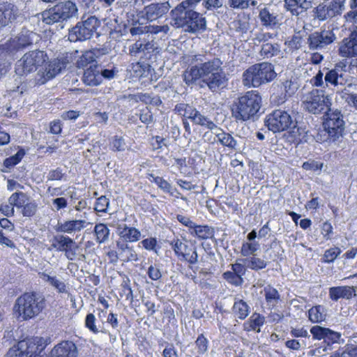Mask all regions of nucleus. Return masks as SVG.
<instances>
[{
  "instance_id": "obj_1",
  "label": "nucleus",
  "mask_w": 357,
  "mask_h": 357,
  "mask_svg": "<svg viewBox=\"0 0 357 357\" xmlns=\"http://www.w3.org/2000/svg\"><path fill=\"white\" fill-rule=\"evenodd\" d=\"M192 61L196 64L188 68L182 75L183 80L188 86L201 79L212 92L225 87L228 79L222 68V61L219 58L206 61L204 55L197 54L194 56Z\"/></svg>"
},
{
  "instance_id": "obj_2",
  "label": "nucleus",
  "mask_w": 357,
  "mask_h": 357,
  "mask_svg": "<svg viewBox=\"0 0 357 357\" xmlns=\"http://www.w3.org/2000/svg\"><path fill=\"white\" fill-rule=\"evenodd\" d=\"M202 0H185L171 10V24L191 33L204 31L206 29V20L201 13Z\"/></svg>"
},
{
  "instance_id": "obj_3",
  "label": "nucleus",
  "mask_w": 357,
  "mask_h": 357,
  "mask_svg": "<svg viewBox=\"0 0 357 357\" xmlns=\"http://www.w3.org/2000/svg\"><path fill=\"white\" fill-rule=\"evenodd\" d=\"M261 107V97L257 91H250L236 98L231 105V115L237 122L254 121Z\"/></svg>"
},
{
  "instance_id": "obj_4",
  "label": "nucleus",
  "mask_w": 357,
  "mask_h": 357,
  "mask_svg": "<svg viewBox=\"0 0 357 357\" xmlns=\"http://www.w3.org/2000/svg\"><path fill=\"white\" fill-rule=\"evenodd\" d=\"M45 306L44 296L38 292H26L19 296L13 311L18 319L27 321L38 316Z\"/></svg>"
},
{
  "instance_id": "obj_5",
  "label": "nucleus",
  "mask_w": 357,
  "mask_h": 357,
  "mask_svg": "<svg viewBox=\"0 0 357 357\" xmlns=\"http://www.w3.org/2000/svg\"><path fill=\"white\" fill-rule=\"evenodd\" d=\"M277 76L274 66L269 62L255 63L246 69L242 75L243 84L248 88H257L271 82Z\"/></svg>"
},
{
  "instance_id": "obj_6",
  "label": "nucleus",
  "mask_w": 357,
  "mask_h": 357,
  "mask_svg": "<svg viewBox=\"0 0 357 357\" xmlns=\"http://www.w3.org/2000/svg\"><path fill=\"white\" fill-rule=\"evenodd\" d=\"M43 22L47 24L63 22L78 15L77 3L68 0L59 1L40 13Z\"/></svg>"
},
{
  "instance_id": "obj_7",
  "label": "nucleus",
  "mask_w": 357,
  "mask_h": 357,
  "mask_svg": "<svg viewBox=\"0 0 357 357\" xmlns=\"http://www.w3.org/2000/svg\"><path fill=\"white\" fill-rule=\"evenodd\" d=\"M301 104L304 110L315 115L324 114L332 105L330 96L319 89H312L304 94Z\"/></svg>"
},
{
  "instance_id": "obj_8",
  "label": "nucleus",
  "mask_w": 357,
  "mask_h": 357,
  "mask_svg": "<svg viewBox=\"0 0 357 357\" xmlns=\"http://www.w3.org/2000/svg\"><path fill=\"white\" fill-rule=\"evenodd\" d=\"M100 21L95 16L78 22L75 26L68 30V40L73 43L83 42L89 40L96 33Z\"/></svg>"
},
{
  "instance_id": "obj_9",
  "label": "nucleus",
  "mask_w": 357,
  "mask_h": 357,
  "mask_svg": "<svg viewBox=\"0 0 357 357\" xmlns=\"http://www.w3.org/2000/svg\"><path fill=\"white\" fill-rule=\"evenodd\" d=\"M47 59V54L43 51H29L16 62L15 73L20 76H26L36 71Z\"/></svg>"
},
{
  "instance_id": "obj_10",
  "label": "nucleus",
  "mask_w": 357,
  "mask_h": 357,
  "mask_svg": "<svg viewBox=\"0 0 357 357\" xmlns=\"http://www.w3.org/2000/svg\"><path fill=\"white\" fill-rule=\"evenodd\" d=\"M289 111L275 109L266 116L264 124L268 129L273 132H280L293 126L295 128V119H294Z\"/></svg>"
},
{
  "instance_id": "obj_11",
  "label": "nucleus",
  "mask_w": 357,
  "mask_h": 357,
  "mask_svg": "<svg viewBox=\"0 0 357 357\" xmlns=\"http://www.w3.org/2000/svg\"><path fill=\"white\" fill-rule=\"evenodd\" d=\"M346 0H332L328 3L322 2L313 8L312 13L314 20L319 22L329 21L341 15L345 9Z\"/></svg>"
},
{
  "instance_id": "obj_12",
  "label": "nucleus",
  "mask_w": 357,
  "mask_h": 357,
  "mask_svg": "<svg viewBox=\"0 0 357 357\" xmlns=\"http://www.w3.org/2000/svg\"><path fill=\"white\" fill-rule=\"evenodd\" d=\"M174 111L178 115L182 116L185 119H190L194 124L204 127L206 128H213L215 127V123L208 117L201 114L195 107L188 103L181 102L176 105Z\"/></svg>"
},
{
  "instance_id": "obj_13",
  "label": "nucleus",
  "mask_w": 357,
  "mask_h": 357,
  "mask_svg": "<svg viewBox=\"0 0 357 357\" xmlns=\"http://www.w3.org/2000/svg\"><path fill=\"white\" fill-rule=\"evenodd\" d=\"M169 244L178 259L188 262V268L195 273L197 267H195L194 265L198 262L197 248L190 246L178 238L173 239Z\"/></svg>"
},
{
  "instance_id": "obj_14",
  "label": "nucleus",
  "mask_w": 357,
  "mask_h": 357,
  "mask_svg": "<svg viewBox=\"0 0 357 357\" xmlns=\"http://www.w3.org/2000/svg\"><path fill=\"white\" fill-rule=\"evenodd\" d=\"M39 346L35 340H24L18 342L16 347L10 348L6 354V357H47L38 352Z\"/></svg>"
},
{
  "instance_id": "obj_15",
  "label": "nucleus",
  "mask_w": 357,
  "mask_h": 357,
  "mask_svg": "<svg viewBox=\"0 0 357 357\" xmlns=\"http://www.w3.org/2000/svg\"><path fill=\"white\" fill-rule=\"evenodd\" d=\"M336 39L331 30L317 31L309 34L307 44L310 50H321L333 43Z\"/></svg>"
},
{
  "instance_id": "obj_16",
  "label": "nucleus",
  "mask_w": 357,
  "mask_h": 357,
  "mask_svg": "<svg viewBox=\"0 0 357 357\" xmlns=\"http://www.w3.org/2000/svg\"><path fill=\"white\" fill-rule=\"evenodd\" d=\"M349 75L346 70V65L337 63L333 69L328 70L324 75L326 86L337 87L341 90L348 82Z\"/></svg>"
},
{
  "instance_id": "obj_17",
  "label": "nucleus",
  "mask_w": 357,
  "mask_h": 357,
  "mask_svg": "<svg viewBox=\"0 0 357 357\" xmlns=\"http://www.w3.org/2000/svg\"><path fill=\"white\" fill-rule=\"evenodd\" d=\"M322 127L314 137L315 140L319 143L337 142L343 136L345 129V126L337 127V124L326 121H323Z\"/></svg>"
},
{
  "instance_id": "obj_18",
  "label": "nucleus",
  "mask_w": 357,
  "mask_h": 357,
  "mask_svg": "<svg viewBox=\"0 0 357 357\" xmlns=\"http://www.w3.org/2000/svg\"><path fill=\"white\" fill-rule=\"evenodd\" d=\"M158 47L153 41L137 40L129 47V54L132 56L139 57L141 59L151 60L152 56L158 53Z\"/></svg>"
},
{
  "instance_id": "obj_19",
  "label": "nucleus",
  "mask_w": 357,
  "mask_h": 357,
  "mask_svg": "<svg viewBox=\"0 0 357 357\" xmlns=\"http://www.w3.org/2000/svg\"><path fill=\"white\" fill-rule=\"evenodd\" d=\"M36 37V33L33 31L22 30L16 37L6 43V48L10 53L20 51L31 45Z\"/></svg>"
},
{
  "instance_id": "obj_20",
  "label": "nucleus",
  "mask_w": 357,
  "mask_h": 357,
  "mask_svg": "<svg viewBox=\"0 0 357 357\" xmlns=\"http://www.w3.org/2000/svg\"><path fill=\"white\" fill-rule=\"evenodd\" d=\"M170 7L168 1L152 3L139 11L137 16L148 21H154L167 13Z\"/></svg>"
},
{
  "instance_id": "obj_21",
  "label": "nucleus",
  "mask_w": 357,
  "mask_h": 357,
  "mask_svg": "<svg viewBox=\"0 0 357 357\" xmlns=\"http://www.w3.org/2000/svg\"><path fill=\"white\" fill-rule=\"evenodd\" d=\"M78 354L76 344L69 340L59 343L51 351L52 357H77Z\"/></svg>"
},
{
  "instance_id": "obj_22",
  "label": "nucleus",
  "mask_w": 357,
  "mask_h": 357,
  "mask_svg": "<svg viewBox=\"0 0 357 357\" xmlns=\"http://www.w3.org/2000/svg\"><path fill=\"white\" fill-rule=\"evenodd\" d=\"M116 234L120 241L126 243H135L141 238V231L133 227H129L126 223H119L116 226Z\"/></svg>"
},
{
  "instance_id": "obj_23",
  "label": "nucleus",
  "mask_w": 357,
  "mask_h": 357,
  "mask_svg": "<svg viewBox=\"0 0 357 357\" xmlns=\"http://www.w3.org/2000/svg\"><path fill=\"white\" fill-rule=\"evenodd\" d=\"M68 64V61L65 58L54 59L50 61L45 67V71L43 73V78L45 80L54 78L59 73H61V71L66 68Z\"/></svg>"
},
{
  "instance_id": "obj_24",
  "label": "nucleus",
  "mask_w": 357,
  "mask_h": 357,
  "mask_svg": "<svg viewBox=\"0 0 357 357\" xmlns=\"http://www.w3.org/2000/svg\"><path fill=\"white\" fill-rule=\"evenodd\" d=\"M338 53L342 57L357 56V36L344 38L339 43Z\"/></svg>"
},
{
  "instance_id": "obj_25",
  "label": "nucleus",
  "mask_w": 357,
  "mask_h": 357,
  "mask_svg": "<svg viewBox=\"0 0 357 357\" xmlns=\"http://www.w3.org/2000/svg\"><path fill=\"white\" fill-rule=\"evenodd\" d=\"M284 8L292 15L299 16L312 7L310 0H284Z\"/></svg>"
},
{
  "instance_id": "obj_26",
  "label": "nucleus",
  "mask_w": 357,
  "mask_h": 357,
  "mask_svg": "<svg viewBox=\"0 0 357 357\" xmlns=\"http://www.w3.org/2000/svg\"><path fill=\"white\" fill-rule=\"evenodd\" d=\"M82 79L83 82L88 86H96L100 84L102 79L98 65H91L89 68L84 69Z\"/></svg>"
},
{
  "instance_id": "obj_27",
  "label": "nucleus",
  "mask_w": 357,
  "mask_h": 357,
  "mask_svg": "<svg viewBox=\"0 0 357 357\" xmlns=\"http://www.w3.org/2000/svg\"><path fill=\"white\" fill-rule=\"evenodd\" d=\"M17 13V8L13 3L8 2L0 3V29L15 20Z\"/></svg>"
},
{
  "instance_id": "obj_28",
  "label": "nucleus",
  "mask_w": 357,
  "mask_h": 357,
  "mask_svg": "<svg viewBox=\"0 0 357 357\" xmlns=\"http://www.w3.org/2000/svg\"><path fill=\"white\" fill-rule=\"evenodd\" d=\"M86 226V221L83 220H66L63 222H58L55 230L58 232L72 234L80 231Z\"/></svg>"
},
{
  "instance_id": "obj_29",
  "label": "nucleus",
  "mask_w": 357,
  "mask_h": 357,
  "mask_svg": "<svg viewBox=\"0 0 357 357\" xmlns=\"http://www.w3.org/2000/svg\"><path fill=\"white\" fill-rule=\"evenodd\" d=\"M116 248L119 250L120 260L123 262L137 261L138 255L132 246H130L128 243L120 240L116 242Z\"/></svg>"
},
{
  "instance_id": "obj_30",
  "label": "nucleus",
  "mask_w": 357,
  "mask_h": 357,
  "mask_svg": "<svg viewBox=\"0 0 357 357\" xmlns=\"http://www.w3.org/2000/svg\"><path fill=\"white\" fill-rule=\"evenodd\" d=\"M215 128L208 129L213 131V132L215 135L216 137L218 138V141L222 146H227L232 150H237L238 149L237 141L231 134L223 131V130L218 127L215 123Z\"/></svg>"
},
{
  "instance_id": "obj_31",
  "label": "nucleus",
  "mask_w": 357,
  "mask_h": 357,
  "mask_svg": "<svg viewBox=\"0 0 357 357\" xmlns=\"http://www.w3.org/2000/svg\"><path fill=\"white\" fill-rule=\"evenodd\" d=\"M280 87L281 96H280L279 103H283L295 94L298 89V84L296 79H290L280 82Z\"/></svg>"
},
{
  "instance_id": "obj_32",
  "label": "nucleus",
  "mask_w": 357,
  "mask_h": 357,
  "mask_svg": "<svg viewBox=\"0 0 357 357\" xmlns=\"http://www.w3.org/2000/svg\"><path fill=\"white\" fill-rule=\"evenodd\" d=\"M355 292L354 287L340 286L329 288V297L332 301H337L340 298L350 299Z\"/></svg>"
},
{
  "instance_id": "obj_33",
  "label": "nucleus",
  "mask_w": 357,
  "mask_h": 357,
  "mask_svg": "<svg viewBox=\"0 0 357 357\" xmlns=\"http://www.w3.org/2000/svg\"><path fill=\"white\" fill-rule=\"evenodd\" d=\"M189 234L199 240H206L213 237L215 229L213 227L206 225H201L195 224Z\"/></svg>"
},
{
  "instance_id": "obj_34",
  "label": "nucleus",
  "mask_w": 357,
  "mask_h": 357,
  "mask_svg": "<svg viewBox=\"0 0 357 357\" xmlns=\"http://www.w3.org/2000/svg\"><path fill=\"white\" fill-rule=\"evenodd\" d=\"M278 15L271 13L267 8H264L259 11V18L261 24L266 27L273 28L279 24Z\"/></svg>"
},
{
  "instance_id": "obj_35",
  "label": "nucleus",
  "mask_w": 357,
  "mask_h": 357,
  "mask_svg": "<svg viewBox=\"0 0 357 357\" xmlns=\"http://www.w3.org/2000/svg\"><path fill=\"white\" fill-rule=\"evenodd\" d=\"M265 323V317L257 312L252 314L250 319L243 324L244 329L247 331H255L259 333L260 328Z\"/></svg>"
},
{
  "instance_id": "obj_36",
  "label": "nucleus",
  "mask_w": 357,
  "mask_h": 357,
  "mask_svg": "<svg viewBox=\"0 0 357 357\" xmlns=\"http://www.w3.org/2000/svg\"><path fill=\"white\" fill-rule=\"evenodd\" d=\"M326 122L337 124L338 126H345L344 116L338 109H333L331 107L324 115V121Z\"/></svg>"
},
{
  "instance_id": "obj_37",
  "label": "nucleus",
  "mask_w": 357,
  "mask_h": 357,
  "mask_svg": "<svg viewBox=\"0 0 357 357\" xmlns=\"http://www.w3.org/2000/svg\"><path fill=\"white\" fill-rule=\"evenodd\" d=\"M38 275L42 280L49 283V284L54 287L58 291V292H67L66 284L63 282L59 280L56 276H52L46 272L39 273Z\"/></svg>"
},
{
  "instance_id": "obj_38",
  "label": "nucleus",
  "mask_w": 357,
  "mask_h": 357,
  "mask_svg": "<svg viewBox=\"0 0 357 357\" xmlns=\"http://www.w3.org/2000/svg\"><path fill=\"white\" fill-rule=\"evenodd\" d=\"M264 292L267 305L271 309L275 307L280 300L278 291L272 286L267 285L264 288Z\"/></svg>"
},
{
  "instance_id": "obj_39",
  "label": "nucleus",
  "mask_w": 357,
  "mask_h": 357,
  "mask_svg": "<svg viewBox=\"0 0 357 357\" xmlns=\"http://www.w3.org/2000/svg\"><path fill=\"white\" fill-rule=\"evenodd\" d=\"M238 261L244 263L246 265V267L250 268L254 271H259L264 269L267 266V261L263 259L256 257L255 255H253L250 257H246L243 259H241Z\"/></svg>"
},
{
  "instance_id": "obj_40",
  "label": "nucleus",
  "mask_w": 357,
  "mask_h": 357,
  "mask_svg": "<svg viewBox=\"0 0 357 357\" xmlns=\"http://www.w3.org/2000/svg\"><path fill=\"white\" fill-rule=\"evenodd\" d=\"M233 312L240 319H245L250 312V307L243 300H237L233 305Z\"/></svg>"
},
{
  "instance_id": "obj_41",
  "label": "nucleus",
  "mask_w": 357,
  "mask_h": 357,
  "mask_svg": "<svg viewBox=\"0 0 357 357\" xmlns=\"http://www.w3.org/2000/svg\"><path fill=\"white\" fill-rule=\"evenodd\" d=\"M308 317L309 319L314 323L324 321L326 319L324 307L322 305H317L311 307L308 311Z\"/></svg>"
},
{
  "instance_id": "obj_42",
  "label": "nucleus",
  "mask_w": 357,
  "mask_h": 357,
  "mask_svg": "<svg viewBox=\"0 0 357 357\" xmlns=\"http://www.w3.org/2000/svg\"><path fill=\"white\" fill-rule=\"evenodd\" d=\"M280 52V46L278 43H266L262 45L260 54L264 58H271Z\"/></svg>"
},
{
  "instance_id": "obj_43",
  "label": "nucleus",
  "mask_w": 357,
  "mask_h": 357,
  "mask_svg": "<svg viewBox=\"0 0 357 357\" xmlns=\"http://www.w3.org/2000/svg\"><path fill=\"white\" fill-rule=\"evenodd\" d=\"M30 198L26 193L17 191L13 193L8 198V202L13 205L14 208H21Z\"/></svg>"
},
{
  "instance_id": "obj_44",
  "label": "nucleus",
  "mask_w": 357,
  "mask_h": 357,
  "mask_svg": "<svg viewBox=\"0 0 357 357\" xmlns=\"http://www.w3.org/2000/svg\"><path fill=\"white\" fill-rule=\"evenodd\" d=\"M94 233L96 236V241L100 244L104 243L109 238V229L106 225L99 223L94 227Z\"/></svg>"
},
{
  "instance_id": "obj_45",
  "label": "nucleus",
  "mask_w": 357,
  "mask_h": 357,
  "mask_svg": "<svg viewBox=\"0 0 357 357\" xmlns=\"http://www.w3.org/2000/svg\"><path fill=\"white\" fill-rule=\"evenodd\" d=\"M93 64H97V61L90 50L84 52L77 61L78 68L86 69Z\"/></svg>"
},
{
  "instance_id": "obj_46",
  "label": "nucleus",
  "mask_w": 357,
  "mask_h": 357,
  "mask_svg": "<svg viewBox=\"0 0 357 357\" xmlns=\"http://www.w3.org/2000/svg\"><path fill=\"white\" fill-rule=\"evenodd\" d=\"M131 70L135 73V76L146 77L153 69L149 63L137 62L132 64Z\"/></svg>"
},
{
  "instance_id": "obj_47",
  "label": "nucleus",
  "mask_w": 357,
  "mask_h": 357,
  "mask_svg": "<svg viewBox=\"0 0 357 357\" xmlns=\"http://www.w3.org/2000/svg\"><path fill=\"white\" fill-rule=\"evenodd\" d=\"M270 250L273 251L269 253V259L273 261H275L282 257V253L284 252L280 244V241L277 240V238H274L273 241L270 243L268 248L266 250L268 252Z\"/></svg>"
},
{
  "instance_id": "obj_48",
  "label": "nucleus",
  "mask_w": 357,
  "mask_h": 357,
  "mask_svg": "<svg viewBox=\"0 0 357 357\" xmlns=\"http://www.w3.org/2000/svg\"><path fill=\"white\" fill-rule=\"evenodd\" d=\"M71 243V238L68 236L56 235L52 240L51 248L56 249L57 251L63 252L65 245Z\"/></svg>"
},
{
  "instance_id": "obj_49",
  "label": "nucleus",
  "mask_w": 357,
  "mask_h": 357,
  "mask_svg": "<svg viewBox=\"0 0 357 357\" xmlns=\"http://www.w3.org/2000/svg\"><path fill=\"white\" fill-rule=\"evenodd\" d=\"M351 10L346 13L344 18L346 22L357 26V0H349Z\"/></svg>"
},
{
  "instance_id": "obj_50",
  "label": "nucleus",
  "mask_w": 357,
  "mask_h": 357,
  "mask_svg": "<svg viewBox=\"0 0 357 357\" xmlns=\"http://www.w3.org/2000/svg\"><path fill=\"white\" fill-rule=\"evenodd\" d=\"M259 248L260 244L259 242H243L241 246V253L243 257H249L250 255H256L255 252Z\"/></svg>"
},
{
  "instance_id": "obj_51",
  "label": "nucleus",
  "mask_w": 357,
  "mask_h": 357,
  "mask_svg": "<svg viewBox=\"0 0 357 357\" xmlns=\"http://www.w3.org/2000/svg\"><path fill=\"white\" fill-rule=\"evenodd\" d=\"M20 209L21 213L24 217L31 218L36 213L38 204L35 200L30 197L29 201Z\"/></svg>"
},
{
  "instance_id": "obj_52",
  "label": "nucleus",
  "mask_w": 357,
  "mask_h": 357,
  "mask_svg": "<svg viewBox=\"0 0 357 357\" xmlns=\"http://www.w3.org/2000/svg\"><path fill=\"white\" fill-rule=\"evenodd\" d=\"M150 176L153 178L151 181L154 182L163 192L174 195V192L176 190L172 188L167 181L160 176H154L153 174H150Z\"/></svg>"
},
{
  "instance_id": "obj_53",
  "label": "nucleus",
  "mask_w": 357,
  "mask_h": 357,
  "mask_svg": "<svg viewBox=\"0 0 357 357\" xmlns=\"http://www.w3.org/2000/svg\"><path fill=\"white\" fill-rule=\"evenodd\" d=\"M25 152L23 149H20L15 155L6 158L3 161V166L7 169H11L17 165L23 158Z\"/></svg>"
},
{
  "instance_id": "obj_54",
  "label": "nucleus",
  "mask_w": 357,
  "mask_h": 357,
  "mask_svg": "<svg viewBox=\"0 0 357 357\" xmlns=\"http://www.w3.org/2000/svg\"><path fill=\"white\" fill-rule=\"evenodd\" d=\"M304 42L302 33L298 31L294 34L289 40L286 41L285 44L291 50H297L302 47Z\"/></svg>"
},
{
  "instance_id": "obj_55",
  "label": "nucleus",
  "mask_w": 357,
  "mask_h": 357,
  "mask_svg": "<svg viewBox=\"0 0 357 357\" xmlns=\"http://www.w3.org/2000/svg\"><path fill=\"white\" fill-rule=\"evenodd\" d=\"M81 8L88 13H95L100 10V6L96 0H77Z\"/></svg>"
},
{
  "instance_id": "obj_56",
  "label": "nucleus",
  "mask_w": 357,
  "mask_h": 357,
  "mask_svg": "<svg viewBox=\"0 0 357 357\" xmlns=\"http://www.w3.org/2000/svg\"><path fill=\"white\" fill-rule=\"evenodd\" d=\"M222 277L228 283L236 287L241 286L243 283V278L232 271L225 272Z\"/></svg>"
},
{
  "instance_id": "obj_57",
  "label": "nucleus",
  "mask_w": 357,
  "mask_h": 357,
  "mask_svg": "<svg viewBox=\"0 0 357 357\" xmlns=\"http://www.w3.org/2000/svg\"><path fill=\"white\" fill-rule=\"evenodd\" d=\"M96 317L92 313H89L85 318V326L92 333L97 334L99 332L106 333L102 330H99L96 325Z\"/></svg>"
},
{
  "instance_id": "obj_58",
  "label": "nucleus",
  "mask_w": 357,
  "mask_h": 357,
  "mask_svg": "<svg viewBox=\"0 0 357 357\" xmlns=\"http://www.w3.org/2000/svg\"><path fill=\"white\" fill-rule=\"evenodd\" d=\"M341 336L340 333L332 331L328 328L324 342L327 344L328 346H331L333 344L338 343Z\"/></svg>"
},
{
  "instance_id": "obj_59",
  "label": "nucleus",
  "mask_w": 357,
  "mask_h": 357,
  "mask_svg": "<svg viewBox=\"0 0 357 357\" xmlns=\"http://www.w3.org/2000/svg\"><path fill=\"white\" fill-rule=\"evenodd\" d=\"M111 149L114 151H124L126 149V144L124 139L121 136H114L111 142Z\"/></svg>"
},
{
  "instance_id": "obj_60",
  "label": "nucleus",
  "mask_w": 357,
  "mask_h": 357,
  "mask_svg": "<svg viewBox=\"0 0 357 357\" xmlns=\"http://www.w3.org/2000/svg\"><path fill=\"white\" fill-rule=\"evenodd\" d=\"M341 252V250L337 247L326 250L324 255V262L328 264L333 262Z\"/></svg>"
},
{
  "instance_id": "obj_61",
  "label": "nucleus",
  "mask_w": 357,
  "mask_h": 357,
  "mask_svg": "<svg viewBox=\"0 0 357 357\" xmlns=\"http://www.w3.org/2000/svg\"><path fill=\"white\" fill-rule=\"evenodd\" d=\"M327 328H328L316 325L310 328V333L312 334L313 339L318 340H324Z\"/></svg>"
},
{
  "instance_id": "obj_62",
  "label": "nucleus",
  "mask_w": 357,
  "mask_h": 357,
  "mask_svg": "<svg viewBox=\"0 0 357 357\" xmlns=\"http://www.w3.org/2000/svg\"><path fill=\"white\" fill-rule=\"evenodd\" d=\"M109 205V199L105 196H101L96 200L95 210L98 212L107 213L108 211Z\"/></svg>"
},
{
  "instance_id": "obj_63",
  "label": "nucleus",
  "mask_w": 357,
  "mask_h": 357,
  "mask_svg": "<svg viewBox=\"0 0 357 357\" xmlns=\"http://www.w3.org/2000/svg\"><path fill=\"white\" fill-rule=\"evenodd\" d=\"M223 5V0H202L200 8H205L206 10H213L221 8Z\"/></svg>"
},
{
  "instance_id": "obj_64",
  "label": "nucleus",
  "mask_w": 357,
  "mask_h": 357,
  "mask_svg": "<svg viewBox=\"0 0 357 357\" xmlns=\"http://www.w3.org/2000/svg\"><path fill=\"white\" fill-rule=\"evenodd\" d=\"M208 341L204 337L203 334H200L197 340L195 341V344L197 349V352L199 354H204L208 350Z\"/></svg>"
}]
</instances>
